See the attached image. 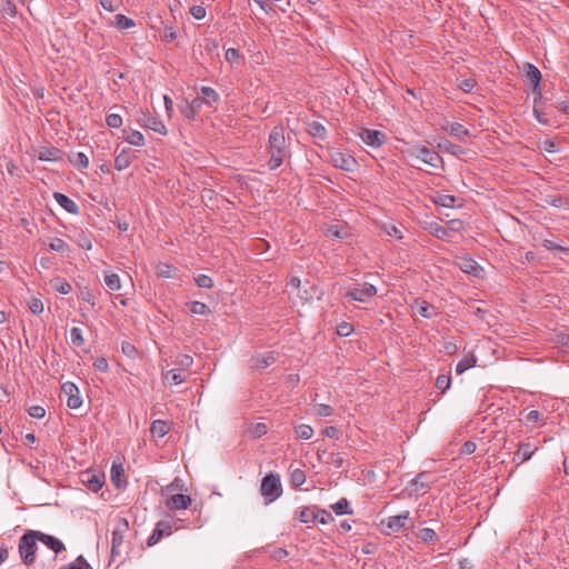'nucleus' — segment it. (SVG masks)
<instances>
[{"instance_id":"obj_55","label":"nucleus","mask_w":569,"mask_h":569,"mask_svg":"<svg viewBox=\"0 0 569 569\" xmlns=\"http://www.w3.org/2000/svg\"><path fill=\"white\" fill-rule=\"evenodd\" d=\"M123 542V535L120 530L114 529L112 531V553H117V549L122 545Z\"/></svg>"},{"instance_id":"obj_14","label":"nucleus","mask_w":569,"mask_h":569,"mask_svg":"<svg viewBox=\"0 0 569 569\" xmlns=\"http://www.w3.org/2000/svg\"><path fill=\"white\" fill-rule=\"evenodd\" d=\"M81 479L92 492H98L104 485V475L100 472L84 471Z\"/></svg>"},{"instance_id":"obj_63","label":"nucleus","mask_w":569,"mask_h":569,"mask_svg":"<svg viewBox=\"0 0 569 569\" xmlns=\"http://www.w3.org/2000/svg\"><path fill=\"white\" fill-rule=\"evenodd\" d=\"M28 413L34 419H41L46 415V409L42 406H32L29 408Z\"/></svg>"},{"instance_id":"obj_5","label":"nucleus","mask_w":569,"mask_h":569,"mask_svg":"<svg viewBox=\"0 0 569 569\" xmlns=\"http://www.w3.org/2000/svg\"><path fill=\"white\" fill-rule=\"evenodd\" d=\"M330 159L333 167L347 172H352L358 164L357 160L351 154L340 150H332L330 152Z\"/></svg>"},{"instance_id":"obj_17","label":"nucleus","mask_w":569,"mask_h":569,"mask_svg":"<svg viewBox=\"0 0 569 569\" xmlns=\"http://www.w3.org/2000/svg\"><path fill=\"white\" fill-rule=\"evenodd\" d=\"M53 199L68 213H71V214L79 213V206L67 194L61 193V192H54Z\"/></svg>"},{"instance_id":"obj_1","label":"nucleus","mask_w":569,"mask_h":569,"mask_svg":"<svg viewBox=\"0 0 569 569\" xmlns=\"http://www.w3.org/2000/svg\"><path fill=\"white\" fill-rule=\"evenodd\" d=\"M267 151L270 156L267 167L270 171L278 169L290 157L289 141L282 126H276L269 133Z\"/></svg>"},{"instance_id":"obj_8","label":"nucleus","mask_w":569,"mask_h":569,"mask_svg":"<svg viewBox=\"0 0 569 569\" xmlns=\"http://www.w3.org/2000/svg\"><path fill=\"white\" fill-rule=\"evenodd\" d=\"M61 392L67 396V406L70 409H79L82 406V398L78 386L71 381L61 385Z\"/></svg>"},{"instance_id":"obj_47","label":"nucleus","mask_w":569,"mask_h":569,"mask_svg":"<svg viewBox=\"0 0 569 569\" xmlns=\"http://www.w3.org/2000/svg\"><path fill=\"white\" fill-rule=\"evenodd\" d=\"M122 117L118 113H109L106 117V123L109 128L118 129L122 126Z\"/></svg>"},{"instance_id":"obj_21","label":"nucleus","mask_w":569,"mask_h":569,"mask_svg":"<svg viewBox=\"0 0 569 569\" xmlns=\"http://www.w3.org/2000/svg\"><path fill=\"white\" fill-rule=\"evenodd\" d=\"M38 159L41 161L57 162L61 160V151L56 147H41L38 150Z\"/></svg>"},{"instance_id":"obj_15","label":"nucleus","mask_w":569,"mask_h":569,"mask_svg":"<svg viewBox=\"0 0 569 569\" xmlns=\"http://www.w3.org/2000/svg\"><path fill=\"white\" fill-rule=\"evenodd\" d=\"M37 535H38L39 541L41 543H43L44 546H47L49 549H51L54 553L58 555L66 549L64 543L57 537H54L52 535L44 533L42 531H38V530H37Z\"/></svg>"},{"instance_id":"obj_23","label":"nucleus","mask_w":569,"mask_h":569,"mask_svg":"<svg viewBox=\"0 0 569 569\" xmlns=\"http://www.w3.org/2000/svg\"><path fill=\"white\" fill-rule=\"evenodd\" d=\"M426 230H428L430 234L440 240H446L450 237V230L442 227L436 221L428 222L426 224Z\"/></svg>"},{"instance_id":"obj_44","label":"nucleus","mask_w":569,"mask_h":569,"mask_svg":"<svg viewBox=\"0 0 569 569\" xmlns=\"http://www.w3.org/2000/svg\"><path fill=\"white\" fill-rule=\"evenodd\" d=\"M196 284L201 289H211L213 287V280L208 274H199L194 278Z\"/></svg>"},{"instance_id":"obj_58","label":"nucleus","mask_w":569,"mask_h":569,"mask_svg":"<svg viewBox=\"0 0 569 569\" xmlns=\"http://www.w3.org/2000/svg\"><path fill=\"white\" fill-rule=\"evenodd\" d=\"M78 244L84 250H91V248H92L91 238L88 234H86L83 231H80Z\"/></svg>"},{"instance_id":"obj_6","label":"nucleus","mask_w":569,"mask_h":569,"mask_svg":"<svg viewBox=\"0 0 569 569\" xmlns=\"http://www.w3.org/2000/svg\"><path fill=\"white\" fill-rule=\"evenodd\" d=\"M361 141L371 148H380L387 140L385 132L377 129L361 128L358 133Z\"/></svg>"},{"instance_id":"obj_64","label":"nucleus","mask_w":569,"mask_h":569,"mask_svg":"<svg viewBox=\"0 0 569 569\" xmlns=\"http://www.w3.org/2000/svg\"><path fill=\"white\" fill-rule=\"evenodd\" d=\"M316 412L320 417H329L332 415L333 410L329 405L319 403L316 406Z\"/></svg>"},{"instance_id":"obj_31","label":"nucleus","mask_w":569,"mask_h":569,"mask_svg":"<svg viewBox=\"0 0 569 569\" xmlns=\"http://www.w3.org/2000/svg\"><path fill=\"white\" fill-rule=\"evenodd\" d=\"M308 133L311 137L319 139V140H326V138H327L326 127L318 121H312L308 124Z\"/></svg>"},{"instance_id":"obj_25","label":"nucleus","mask_w":569,"mask_h":569,"mask_svg":"<svg viewBox=\"0 0 569 569\" xmlns=\"http://www.w3.org/2000/svg\"><path fill=\"white\" fill-rule=\"evenodd\" d=\"M123 139L128 143L134 147H142L146 143L143 134L138 130H127L123 131Z\"/></svg>"},{"instance_id":"obj_3","label":"nucleus","mask_w":569,"mask_h":569,"mask_svg":"<svg viewBox=\"0 0 569 569\" xmlns=\"http://www.w3.org/2000/svg\"><path fill=\"white\" fill-rule=\"evenodd\" d=\"M260 492L267 502L277 500L282 493L279 475L270 472L264 476L261 481Z\"/></svg>"},{"instance_id":"obj_27","label":"nucleus","mask_w":569,"mask_h":569,"mask_svg":"<svg viewBox=\"0 0 569 569\" xmlns=\"http://www.w3.org/2000/svg\"><path fill=\"white\" fill-rule=\"evenodd\" d=\"M132 162L131 154L128 150L123 149L121 150L114 159V168L118 171H122L127 169Z\"/></svg>"},{"instance_id":"obj_32","label":"nucleus","mask_w":569,"mask_h":569,"mask_svg":"<svg viewBox=\"0 0 569 569\" xmlns=\"http://www.w3.org/2000/svg\"><path fill=\"white\" fill-rule=\"evenodd\" d=\"M187 307L191 315L208 316L211 313L210 308L204 302H201V301L188 302Z\"/></svg>"},{"instance_id":"obj_48","label":"nucleus","mask_w":569,"mask_h":569,"mask_svg":"<svg viewBox=\"0 0 569 569\" xmlns=\"http://www.w3.org/2000/svg\"><path fill=\"white\" fill-rule=\"evenodd\" d=\"M546 201L555 208H567L569 204L568 200L561 196H550Z\"/></svg>"},{"instance_id":"obj_49","label":"nucleus","mask_w":569,"mask_h":569,"mask_svg":"<svg viewBox=\"0 0 569 569\" xmlns=\"http://www.w3.org/2000/svg\"><path fill=\"white\" fill-rule=\"evenodd\" d=\"M249 432L252 438H261L267 433V426L262 422H257L250 427Z\"/></svg>"},{"instance_id":"obj_7","label":"nucleus","mask_w":569,"mask_h":569,"mask_svg":"<svg viewBox=\"0 0 569 569\" xmlns=\"http://www.w3.org/2000/svg\"><path fill=\"white\" fill-rule=\"evenodd\" d=\"M457 267L465 273L472 276L478 279H482L485 277V269L481 264L478 263L473 258L469 256L459 257L457 261Z\"/></svg>"},{"instance_id":"obj_18","label":"nucleus","mask_w":569,"mask_h":569,"mask_svg":"<svg viewBox=\"0 0 569 569\" xmlns=\"http://www.w3.org/2000/svg\"><path fill=\"white\" fill-rule=\"evenodd\" d=\"M526 78L531 83V89L541 87L542 74L541 71L532 63H526L525 66Z\"/></svg>"},{"instance_id":"obj_13","label":"nucleus","mask_w":569,"mask_h":569,"mask_svg":"<svg viewBox=\"0 0 569 569\" xmlns=\"http://www.w3.org/2000/svg\"><path fill=\"white\" fill-rule=\"evenodd\" d=\"M172 532V523L167 520H160L157 522L152 533L147 539L149 547L158 543L163 537L170 536Z\"/></svg>"},{"instance_id":"obj_38","label":"nucleus","mask_w":569,"mask_h":569,"mask_svg":"<svg viewBox=\"0 0 569 569\" xmlns=\"http://www.w3.org/2000/svg\"><path fill=\"white\" fill-rule=\"evenodd\" d=\"M103 281L111 291H119L121 289L120 277L117 273L104 274Z\"/></svg>"},{"instance_id":"obj_4","label":"nucleus","mask_w":569,"mask_h":569,"mask_svg":"<svg viewBox=\"0 0 569 569\" xmlns=\"http://www.w3.org/2000/svg\"><path fill=\"white\" fill-rule=\"evenodd\" d=\"M410 156L423 161L432 168H438L439 162H441L439 153L426 146H415L410 150Z\"/></svg>"},{"instance_id":"obj_39","label":"nucleus","mask_w":569,"mask_h":569,"mask_svg":"<svg viewBox=\"0 0 569 569\" xmlns=\"http://www.w3.org/2000/svg\"><path fill=\"white\" fill-rule=\"evenodd\" d=\"M418 537L421 539L423 543H433L438 540L437 532L431 528H422L418 532Z\"/></svg>"},{"instance_id":"obj_19","label":"nucleus","mask_w":569,"mask_h":569,"mask_svg":"<svg viewBox=\"0 0 569 569\" xmlns=\"http://www.w3.org/2000/svg\"><path fill=\"white\" fill-rule=\"evenodd\" d=\"M191 505V498L188 495L176 493L171 496L167 506L171 510L187 509Z\"/></svg>"},{"instance_id":"obj_9","label":"nucleus","mask_w":569,"mask_h":569,"mask_svg":"<svg viewBox=\"0 0 569 569\" xmlns=\"http://www.w3.org/2000/svg\"><path fill=\"white\" fill-rule=\"evenodd\" d=\"M377 295L376 286L371 283H363L362 288H351L346 292V297L352 301L367 302L368 299Z\"/></svg>"},{"instance_id":"obj_10","label":"nucleus","mask_w":569,"mask_h":569,"mask_svg":"<svg viewBox=\"0 0 569 569\" xmlns=\"http://www.w3.org/2000/svg\"><path fill=\"white\" fill-rule=\"evenodd\" d=\"M410 512L408 510L403 511L400 515L390 516L387 519L381 521L382 526H386L388 529L387 531H383L386 535H391L399 532L402 529H406V520L409 519Z\"/></svg>"},{"instance_id":"obj_61","label":"nucleus","mask_w":569,"mask_h":569,"mask_svg":"<svg viewBox=\"0 0 569 569\" xmlns=\"http://www.w3.org/2000/svg\"><path fill=\"white\" fill-rule=\"evenodd\" d=\"M181 113L188 119V120H194V118L198 114V111L193 109L189 102H186L184 106L181 107Z\"/></svg>"},{"instance_id":"obj_36","label":"nucleus","mask_w":569,"mask_h":569,"mask_svg":"<svg viewBox=\"0 0 569 569\" xmlns=\"http://www.w3.org/2000/svg\"><path fill=\"white\" fill-rule=\"evenodd\" d=\"M295 436L297 439L309 440L313 436V429L309 425H299L295 427Z\"/></svg>"},{"instance_id":"obj_54","label":"nucleus","mask_w":569,"mask_h":569,"mask_svg":"<svg viewBox=\"0 0 569 569\" xmlns=\"http://www.w3.org/2000/svg\"><path fill=\"white\" fill-rule=\"evenodd\" d=\"M542 246L546 249H548V250L559 251V252H563V253H569V248L568 247L556 244L553 241H551L549 239H545L543 242H542Z\"/></svg>"},{"instance_id":"obj_35","label":"nucleus","mask_w":569,"mask_h":569,"mask_svg":"<svg viewBox=\"0 0 569 569\" xmlns=\"http://www.w3.org/2000/svg\"><path fill=\"white\" fill-rule=\"evenodd\" d=\"M451 386V377L447 373H440L437 376L435 381V387L440 391V393H445Z\"/></svg>"},{"instance_id":"obj_22","label":"nucleus","mask_w":569,"mask_h":569,"mask_svg":"<svg viewBox=\"0 0 569 569\" xmlns=\"http://www.w3.org/2000/svg\"><path fill=\"white\" fill-rule=\"evenodd\" d=\"M111 481L116 488L120 489L126 485L124 469L121 463L113 462L110 470Z\"/></svg>"},{"instance_id":"obj_16","label":"nucleus","mask_w":569,"mask_h":569,"mask_svg":"<svg viewBox=\"0 0 569 569\" xmlns=\"http://www.w3.org/2000/svg\"><path fill=\"white\" fill-rule=\"evenodd\" d=\"M537 450L538 447L532 446L530 442H520L518 450L515 452L513 461H516L517 465L528 461Z\"/></svg>"},{"instance_id":"obj_20","label":"nucleus","mask_w":569,"mask_h":569,"mask_svg":"<svg viewBox=\"0 0 569 569\" xmlns=\"http://www.w3.org/2000/svg\"><path fill=\"white\" fill-rule=\"evenodd\" d=\"M427 477V472H420L409 482L410 495H418L421 490L430 488Z\"/></svg>"},{"instance_id":"obj_51","label":"nucleus","mask_w":569,"mask_h":569,"mask_svg":"<svg viewBox=\"0 0 569 569\" xmlns=\"http://www.w3.org/2000/svg\"><path fill=\"white\" fill-rule=\"evenodd\" d=\"M319 515H315L313 511H311L308 508H305L299 513V520L303 523H308L310 521H316L318 519Z\"/></svg>"},{"instance_id":"obj_42","label":"nucleus","mask_w":569,"mask_h":569,"mask_svg":"<svg viewBox=\"0 0 569 569\" xmlns=\"http://www.w3.org/2000/svg\"><path fill=\"white\" fill-rule=\"evenodd\" d=\"M456 201V197L451 194H438L433 200L436 204L445 208H453Z\"/></svg>"},{"instance_id":"obj_41","label":"nucleus","mask_w":569,"mask_h":569,"mask_svg":"<svg viewBox=\"0 0 569 569\" xmlns=\"http://www.w3.org/2000/svg\"><path fill=\"white\" fill-rule=\"evenodd\" d=\"M114 18L116 27L120 30H127L136 26L134 20L124 14L119 13Z\"/></svg>"},{"instance_id":"obj_2","label":"nucleus","mask_w":569,"mask_h":569,"mask_svg":"<svg viewBox=\"0 0 569 569\" xmlns=\"http://www.w3.org/2000/svg\"><path fill=\"white\" fill-rule=\"evenodd\" d=\"M39 541L37 530H28L19 540V555L21 561L31 566L36 561L37 542Z\"/></svg>"},{"instance_id":"obj_11","label":"nucleus","mask_w":569,"mask_h":569,"mask_svg":"<svg viewBox=\"0 0 569 569\" xmlns=\"http://www.w3.org/2000/svg\"><path fill=\"white\" fill-rule=\"evenodd\" d=\"M138 122L146 129H150L159 134L166 136L168 130L159 118L152 116L149 112H142Z\"/></svg>"},{"instance_id":"obj_33","label":"nucleus","mask_w":569,"mask_h":569,"mask_svg":"<svg viewBox=\"0 0 569 569\" xmlns=\"http://www.w3.org/2000/svg\"><path fill=\"white\" fill-rule=\"evenodd\" d=\"M150 432L153 437L162 438L169 432L168 423L161 419L154 420L151 423Z\"/></svg>"},{"instance_id":"obj_59","label":"nucleus","mask_w":569,"mask_h":569,"mask_svg":"<svg viewBox=\"0 0 569 569\" xmlns=\"http://www.w3.org/2000/svg\"><path fill=\"white\" fill-rule=\"evenodd\" d=\"M93 367L100 372H107L109 370V363L104 357L96 358L93 361Z\"/></svg>"},{"instance_id":"obj_50","label":"nucleus","mask_w":569,"mask_h":569,"mask_svg":"<svg viewBox=\"0 0 569 569\" xmlns=\"http://www.w3.org/2000/svg\"><path fill=\"white\" fill-rule=\"evenodd\" d=\"M163 378L167 381H171L174 385H180L184 381V378L180 375V372L176 369L169 370L163 375Z\"/></svg>"},{"instance_id":"obj_46","label":"nucleus","mask_w":569,"mask_h":569,"mask_svg":"<svg viewBox=\"0 0 569 569\" xmlns=\"http://www.w3.org/2000/svg\"><path fill=\"white\" fill-rule=\"evenodd\" d=\"M70 340L74 346L81 347L84 343L82 330L78 327L71 328Z\"/></svg>"},{"instance_id":"obj_45","label":"nucleus","mask_w":569,"mask_h":569,"mask_svg":"<svg viewBox=\"0 0 569 569\" xmlns=\"http://www.w3.org/2000/svg\"><path fill=\"white\" fill-rule=\"evenodd\" d=\"M49 248L52 251L63 253L68 250V244L63 239L53 238L49 243Z\"/></svg>"},{"instance_id":"obj_40","label":"nucleus","mask_w":569,"mask_h":569,"mask_svg":"<svg viewBox=\"0 0 569 569\" xmlns=\"http://www.w3.org/2000/svg\"><path fill=\"white\" fill-rule=\"evenodd\" d=\"M70 162L78 169H86L89 166V158L83 152H77L70 158Z\"/></svg>"},{"instance_id":"obj_12","label":"nucleus","mask_w":569,"mask_h":569,"mask_svg":"<svg viewBox=\"0 0 569 569\" xmlns=\"http://www.w3.org/2000/svg\"><path fill=\"white\" fill-rule=\"evenodd\" d=\"M277 360H278V355L274 351L257 353V355L252 356V358L250 360V367L252 369L262 371V370L267 369L268 367L272 366L273 363H276Z\"/></svg>"},{"instance_id":"obj_37","label":"nucleus","mask_w":569,"mask_h":569,"mask_svg":"<svg viewBox=\"0 0 569 569\" xmlns=\"http://www.w3.org/2000/svg\"><path fill=\"white\" fill-rule=\"evenodd\" d=\"M290 481L296 488L301 487L306 482V473L302 469L296 468L290 470Z\"/></svg>"},{"instance_id":"obj_29","label":"nucleus","mask_w":569,"mask_h":569,"mask_svg":"<svg viewBox=\"0 0 569 569\" xmlns=\"http://www.w3.org/2000/svg\"><path fill=\"white\" fill-rule=\"evenodd\" d=\"M446 130L450 136L456 137L461 141L465 139V137L470 136V131L459 122L449 123Z\"/></svg>"},{"instance_id":"obj_30","label":"nucleus","mask_w":569,"mask_h":569,"mask_svg":"<svg viewBox=\"0 0 569 569\" xmlns=\"http://www.w3.org/2000/svg\"><path fill=\"white\" fill-rule=\"evenodd\" d=\"M439 148L451 156L460 157L466 154V150L461 146L456 144L449 140H443L440 142Z\"/></svg>"},{"instance_id":"obj_43","label":"nucleus","mask_w":569,"mask_h":569,"mask_svg":"<svg viewBox=\"0 0 569 569\" xmlns=\"http://www.w3.org/2000/svg\"><path fill=\"white\" fill-rule=\"evenodd\" d=\"M418 313L422 317V318H426V319H430L432 318L433 316H436V311H435V307L431 306L430 303H428L427 301H422L419 306H418Z\"/></svg>"},{"instance_id":"obj_60","label":"nucleus","mask_w":569,"mask_h":569,"mask_svg":"<svg viewBox=\"0 0 569 569\" xmlns=\"http://www.w3.org/2000/svg\"><path fill=\"white\" fill-rule=\"evenodd\" d=\"M190 13L196 20H202L207 14V10L203 6H193L190 9Z\"/></svg>"},{"instance_id":"obj_52","label":"nucleus","mask_w":569,"mask_h":569,"mask_svg":"<svg viewBox=\"0 0 569 569\" xmlns=\"http://www.w3.org/2000/svg\"><path fill=\"white\" fill-rule=\"evenodd\" d=\"M1 12L4 14V16H8V17H11V18H14L17 16V7L14 4L13 1L11 0H7L3 6H2V9H1Z\"/></svg>"},{"instance_id":"obj_53","label":"nucleus","mask_w":569,"mask_h":569,"mask_svg":"<svg viewBox=\"0 0 569 569\" xmlns=\"http://www.w3.org/2000/svg\"><path fill=\"white\" fill-rule=\"evenodd\" d=\"M476 80L472 79V78H466V79H461L459 81V89L462 90L463 92L466 93H469L473 90V88L476 87Z\"/></svg>"},{"instance_id":"obj_62","label":"nucleus","mask_w":569,"mask_h":569,"mask_svg":"<svg viewBox=\"0 0 569 569\" xmlns=\"http://www.w3.org/2000/svg\"><path fill=\"white\" fill-rule=\"evenodd\" d=\"M330 463L337 469L342 468L343 463H345V458H343L342 453H340V452L330 453Z\"/></svg>"},{"instance_id":"obj_24","label":"nucleus","mask_w":569,"mask_h":569,"mask_svg":"<svg viewBox=\"0 0 569 569\" xmlns=\"http://www.w3.org/2000/svg\"><path fill=\"white\" fill-rule=\"evenodd\" d=\"M477 365V358L473 353L469 352L467 353L461 360L458 361L456 365V373L462 375L467 370L476 367Z\"/></svg>"},{"instance_id":"obj_34","label":"nucleus","mask_w":569,"mask_h":569,"mask_svg":"<svg viewBox=\"0 0 569 569\" xmlns=\"http://www.w3.org/2000/svg\"><path fill=\"white\" fill-rule=\"evenodd\" d=\"M50 283H51V287L53 288V290H56L57 292H59L61 295H68L72 290L71 284L66 279H63L61 277L53 278L50 281Z\"/></svg>"},{"instance_id":"obj_28","label":"nucleus","mask_w":569,"mask_h":569,"mask_svg":"<svg viewBox=\"0 0 569 569\" xmlns=\"http://www.w3.org/2000/svg\"><path fill=\"white\" fill-rule=\"evenodd\" d=\"M332 511L337 516L352 515L353 509L350 507V502L347 498H341L337 502L330 506Z\"/></svg>"},{"instance_id":"obj_56","label":"nucleus","mask_w":569,"mask_h":569,"mask_svg":"<svg viewBox=\"0 0 569 569\" xmlns=\"http://www.w3.org/2000/svg\"><path fill=\"white\" fill-rule=\"evenodd\" d=\"M353 332V326L349 322H341L337 326V333L341 337H348Z\"/></svg>"},{"instance_id":"obj_26","label":"nucleus","mask_w":569,"mask_h":569,"mask_svg":"<svg viewBox=\"0 0 569 569\" xmlns=\"http://www.w3.org/2000/svg\"><path fill=\"white\" fill-rule=\"evenodd\" d=\"M199 93L207 107H211L220 100L219 93L211 87H201Z\"/></svg>"},{"instance_id":"obj_57","label":"nucleus","mask_w":569,"mask_h":569,"mask_svg":"<svg viewBox=\"0 0 569 569\" xmlns=\"http://www.w3.org/2000/svg\"><path fill=\"white\" fill-rule=\"evenodd\" d=\"M315 515H319V517H318V519H316V521H319L321 525H328L331 521H333L332 515L325 509H318V511L315 512Z\"/></svg>"}]
</instances>
